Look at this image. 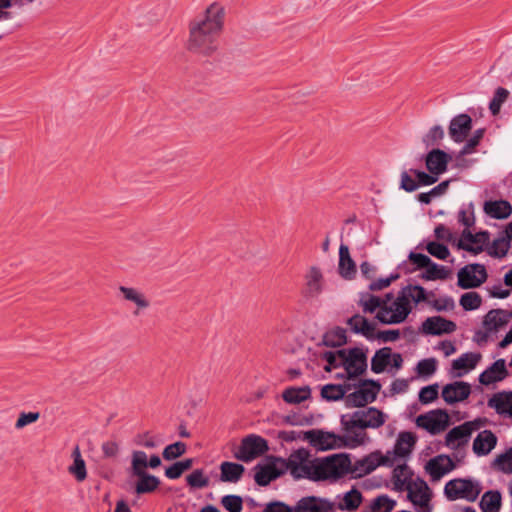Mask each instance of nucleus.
<instances>
[{
    "instance_id": "obj_53",
    "label": "nucleus",
    "mask_w": 512,
    "mask_h": 512,
    "mask_svg": "<svg viewBox=\"0 0 512 512\" xmlns=\"http://www.w3.org/2000/svg\"><path fill=\"white\" fill-rule=\"evenodd\" d=\"M373 454L374 463H370L366 472H372L379 466H393L394 456L392 455V451H388L386 455H382L380 452H375Z\"/></svg>"
},
{
    "instance_id": "obj_13",
    "label": "nucleus",
    "mask_w": 512,
    "mask_h": 512,
    "mask_svg": "<svg viewBox=\"0 0 512 512\" xmlns=\"http://www.w3.org/2000/svg\"><path fill=\"white\" fill-rule=\"evenodd\" d=\"M481 425V420L464 422L461 425L453 427L445 436V444L450 448H457L462 444H466L473 431L477 430Z\"/></svg>"
},
{
    "instance_id": "obj_61",
    "label": "nucleus",
    "mask_w": 512,
    "mask_h": 512,
    "mask_svg": "<svg viewBox=\"0 0 512 512\" xmlns=\"http://www.w3.org/2000/svg\"><path fill=\"white\" fill-rule=\"evenodd\" d=\"M439 386L437 383L421 388L419 391V401L422 404H429L438 398Z\"/></svg>"
},
{
    "instance_id": "obj_44",
    "label": "nucleus",
    "mask_w": 512,
    "mask_h": 512,
    "mask_svg": "<svg viewBox=\"0 0 512 512\" xmlns=\"http://www.w3.org/2000/svg\"><path fill=\"white\" fill-rule=\"evenodd\" d=\"M119 291L123 294L124 298L128 301L134 302L138 308H147L149 301L144 297L143 294L138 292L134 288L120 286Z\"/></svg>"
},
{
    "instance_id": "obj_27",
    "label": "nucleus",
    "mask_w": 512,
    "mask_h": 512,
    "mask_svg": "<svg viewBox=\"0 0 512 512\" xmlns=\"http://www.w3.org/2000/svg\"><path fill=\"white\" fill-rule=\"evenodd\" d=\"M484 212L493 219L504 220L511 216L512 205L507 200H488L485 201Z\"/></svg>"
},
{
    "instance_id": "obj_30",
    "label": "nucleus",
    "mask_w": 512,
    "mask_h": 512,
    "mask_svg": "<svg viewBox=\"0 0 512 512\" xmlns=\"http://www.w3.org/2000/svg\"><path fill=\"white\" fill-rule=\"evenodd\" d=\"M488 406L495 409V411L500 415L508 414L512 417V391H503L494 394L488 400Z\"/></svg>"
},
{
    "instance_id": "obj_35",
    "label": "nucleus",
    "mask_w": 512,
    "mask_h": 512,
    "mask_svg": "<svg viewBox=\"0 0 512 512\" xmlns=\"http://www.w3.org/2000/svg\"><path fill=\"white\" fill-rule=\"evenodd\" d=\"M351 384H326L321 389V397L326 401H339L347 396L346 393L351 389Z\"/></svg>"
},
{
    "instance_id": "obj_10",
    "label": "nucleus",
    "mask_w": 512,
    "mask_h": 512,
    "mask_svg": "<svg viewBox=\"0 0 512 512\" xmlns=\"http://www.w3.org/2000/svg\"><path fill=\"white\" fill-rule=\"evenodd\" d=\"M328 480L337 481L348 473H357L359 468L352 466L347 453L333 454L324 457Z\"/></svg>"
},
{
    "instance_id": "obj_31",
    "label": "nucleus",
    "mask_w": 512,
    "mask_h": 512,
    "mask_svg": "<svg viewBox=\"0 0 512 512\" xmlns=\"http://www.w3.org/2000/svg\"><path fill=\"white\" fill-rule=\"evenodd\" d=\"M480 359V353L466 352L452 361V369L459 371L456 373L457 377H462L464 373L474 369Z\"/></svg>"
},
{
    "instance_id": "obj_37",
    "label": "nucleus",
    "mask_w": 512,
    "mask_h": 512,
    "mask_svg": "<svg viewBox=\"0 0 512 512\" xmlns=\"http://www.w3.org/2000/svg\"><path fill=\"white\" fill-rule=\"evenodd\" d=\"M311 397V389L309 386L288 387L284 390L282 398L286 403L299 404Z\"/></svg>"
},
{
    "instance_id": "obj_4",
    "label": "nucleus",
    "mask_w": 512,
    "mask_h": 512,
    "mask_svg": "<svg viewBox=\"0 0 512 512\" xmlns=\"http://www.w3.org/2000/svg\"><path fill=\"white\" fill-rule=\"evenodd\" d=\"M254 471L256 484L266 487L287 472V464L285 458L268 455L265 457V462H260L254 467Z\"/></svg>"
},
{
    "instance_id": "obj_39",
    "label": "nucleus",
    "mask_w": 512,
    "mask_h": 512,
    "mask_svg": "<svg viewBox=\"0 0 512 512\" xmlns=\"http://www.w3.org/2000/svg\"><path fill=\"white\" fill-rule=\"evenodd\" d=\"M347 343L346 330L341 327H336L333 330L327 331L322 338V344L326 347H341Z\"/></svg>"
},
{
    "instance_id": "obj_20",
    "label": "nucleus",
    "mask_w": 512,
    "mask_h": 512,
    "mask_svg": "<svg viewBox=\"0 0 512 512\" xmlns=\"http://www.w3.org/2000/svg\"><path fill=\"white\" fill-rule=\"evenodd\" d=\"M334 504L318 496H305L299 499L293 507L294 512H331Z\"/></svg>"
},
{
    "instance_id": "obj_64",
    "label": "nucleus",
    "mask_w": 512,
    "mask_h": 512,
    "mask_svg": "<svg viewBox=\"0 0 512 512\" xmlns=\"http://www.w3.org/2000/svg\"><path fill=\"white\" fill-rule=\"evenodd\" d=\"M263 512H294L293 507L279 500L268 502Z\"/></svg>"
},
{
    "instance_id": "obj_60",
    "label": "nucleus",
    "mask_w": 512,
    "mask_h": 512,
    "mask_svg": "<svg viewBox=\"0 0 512 512\" xmlns=\"http://www.w3.org/2000/svg\"><path fill=\"white\" fill-rule=\"evenodd\" d=\"M68 472L78 482H83L87 478V469L84 459L73 461V463L68 467Z\"/></svg>"
},
{
    "instance_id": "obj_51",
    "label": "nucleus",
    "mask_w": 512,
    "mask_h": 512,
    "mask_svg": "<svg viewBox=\"0 0 512 512\" xmlns=\"http://www.w3.org/2000/svg\"><path fill=\"white\" fill-rule=\"evenodd\" d=\"M425 248L431 256L440 260H446L450 256L447 245L437 241L428 242Z\"/></svg>"
},
{
    "instance_id": "obj_3",
    "label": "nucleus",
    "mask_w": 512,
    "mask_h": 512,
    "mask_svg": "<svg viewBox=\"0 0 512 512\" xmlns=\"http://www.w3.org/2000/svg\"><path fill=\"white\" fill-rule=\"evenodd\" d=\"M413 475L412 470L407 464H401L393 470V483L396 491H408V499L415 505H419L422 508V512H431L432 508L429 504L430 494L427 483L422 478H417L413 483L411 477Z\"/></svg>"
},
{
    "instance_id": "obj_6",
    "label": "nucleus",
    "mask_w": 512,
    "mask_h": 512,
    "mask_svg": "<svg viewBox=\"0 0 512 512\" xmlns=\"http://www.w3.org/2000/svg\"><path fill=\"white\" fill-rule=\"evenodd\" d=\"M444 493L448 500L465 499L474 502L481 493L478 482L469 478H457L448 481L444 487Z\"/></svg>"
},
{
    "instance_id": "obj_24",
    "label": "nucleus",
    "mask_w": 512,
    "mask_h": 512,
    "mask_svg": "<svg viewBox=\"0 0 512 512\" xmlns=\"http://www.w3.org/2000/svg\"><path fill=\"white\" fill-rule=\"evenodd\" d=\"M509 375L506 368L505 359H498L493 362L485 371L479 375V382L482 385H490L492 383L502 381Z\"/></svg>"
},
{
    "instance_id": "obj_38",
    "label": "nucleus",
    "mask_w": 512,
    "mask_h": 512,
    "mask_svg": "<svg viewBox=\"0 0 512 512\" xmlns=\"http://www.w3.org/2000/svg\"><path fill=\"white\" fill-rule=\"evenodd\" d=\"M391 362V348L378 349L371 358V370L375 374L383 373Z\"/></svg>"
},
{
    "instance_id": "obj_9",
    "label": "nucleus",
    "mask_w": 512,
    "mask_h": 512,
    "mask_svg": "<svg viewBox=\"0 0 512 512\" xmlns=\"http://www.w3.org/2000/svg\"><path fill=\"white\" fill-rule=\"evenodd\" d=\"M343 435L334 432H326L320 429H312L303 433V440L319 451L331 450L336 447H345Z\"/></svg>"
},
{
    "instance_id": "obj_63",
    "label": "nucleus",
    "mask_w": 512,
    "mask_h": 512,
    "mask_svg": "<svg viewBox=\"0 0 512 512\" xmlns=\"http://www.w3.org/2000/svg\"><path fill=\"white\" fill-rule=\"evenodd\" d=\"M410 171H403L400 176V189L406 192H414L418 189L417 178H412Z\"/></svg>"
},
{
    "instance_id": "obj_29",
    "label": "nucleus",
    "mask_w": 512,
    "mask_h": 512,
    "mask_svg": "<svg viewBox=\"0 0 512 512\" xmlns=\"http://www.w3.org/2000/svg\"><path fill=\"white\" fill-rule=\"evenodd\" d=\"M162 465V460L159 455L152 454L149 458L146 452L142 450H134L131 454V466L139 468L144 471L147 468L156 469Z\"/></svg>"
},
{
    "instance_id": "obj_18",
    "label": "nucleus",
    "mask_w": 512,
    "mask_h": 512,
    "mask_svg": "<svg viewBox=\"0 0 512 512\" xmlns=\"http://www.w3.org/2000/svg\"><path fill=\"white\" fill-rule=\"evenodd\" d=\"M456 464L449 455L440 454L431 458L425 465L426 472L433 481L441 479L445 474L451 472Z\"/></svg>"
},
{
    "instance_id": "obj_43",
    "label": "nucleus",
    "mask_w": 512,
    "mask_h": 512,
    "mask_svg": "<svg viewBox=\"0 0 512 512\" xmlns=\"http://www.w3.org/2000/svg\"><path fill=\"white\" fill-rule=\"evenodd\" d=\"M407 295L417 305L421 302H429L428 297H434V292H427L426 289L421 285H408L405 287Z\"/></svg>"
},
{
    "instance_id": "obj_59",
    "label": "nucleus",
    "mask_w": 512,
    "mask_h": 512,
    "mask_svg": "<svg viewBox=\"0 0 512 512\" xmlns=\"http://www.w3.org/2000/svg\"><path fill=\"white\" fill-rule=\"evenodd\" d=\"M485 133L484 128H480L474 131L473 136L465 143L460 150V156H464L473 152L476 146L479 145Z\"/></svg>"
},
{
    "instance_id": "obj_34",
    "label": "nucleus",
    "mask_w": 512,
    "mask_h": 512,
    "mask_svg": "<svg viewBox=\"0 0 512 512\" xmlns=\"http://www.w3.org/2000/svg\"><path fill=\"white\" fill-rule=\"evenodd\" d=\"M508 323L507 318L505 317V310L491 309L484 316L483 326L487 332L497 331L500 327L505 326Z\"/></svg>"
},
{
    "instance_id": "obj_15",
    "label": "nucleus",
    "mask_w": 512,
    "mask_h": 512,
    "mask_svg": "<svg viewBox=\"0 0 512 512\" xmlns=\"http://www.w3.org/2000/svg\"><path fill=\"white\" fill-rule=\"evenodd\" d=\"M393 312L389 316L388 320L382 319L379 316V322L381 324L390 325V324H400L403 323L412 312V306L410 304L409 295H407L406 288H403L395 301L392 304Z\"/></svg>"
},
{
    "instance_id": "obj_32",
    "label": "nucleus",
    "mask_w": 512,
    "mask_h": 512,
    "mask_svg": "<svg viewBox=\"0 0 512 512\" xmlns=\"http://www.w3.org/2000/svg\"><path fill=\"white\" fill-rule=\"evenodd\" d=\"M245 472V467L240 463L224 461L220 465V480L222 482L236 483Z\"/></svg>"
},
{
    "instance_id": "obj_41",
    "label": "nucleus",
    "mask_w": 512,
    "mask_h": 512,
    "mask_svg": "<svg viewBox=\"0 0 512 512\" xmlns=\"http://www.w3.org/2000/svg\"><path fill=\"white\" fill-rule=\"evenodd\" d=\"M362 500V493L358 489L353 487L351 490L344 494L343 501L338 503V509L355 511L361 505Z\"/></svg>"
},
{
    "instance_id": "obj_36",
    "label": "nucleus",
    "mask_w": 512,
    "mask_h": 512,
    "mask_svg": "<svg viewBox=\"0 0 512 512\" xmlns=\"http://www.w3.org/2000/svg\"><path fill=\"white\" fill-rule=\"evenodd\" d=\"M502 505V496L498 490L486 491L479 503L482 512H499Z\"/></svg>"
},
{
    "instance_id": "obj_19",
    "label": "nucleus",
    "mask_w": 512,
    "mask_h": 512,
    "mask_svg": "<svg viewBox=\"0 0 512 512\" xmlns=\"http://www.w3.org/2000/svg\"><path fill=\"white\" fill-rule=\"evenodd\" d=\"M472 129V118L466 113L453 117L450 121L448 132L451 139L456 143H462Z\"/></svg>"
},
{
    "instance_id": "obj_33",
    "label": "nucleus",
    "mask_w": 512,
    "mask_h": 512,
    "mask_svg": "<svg viewBox=\"0 0 512 512\" xmlns=\"http://www.w3.org/2000/svg\"><path fill=\"white\" fill-rule=\"evenodd\" d=\"M322 272L319 268L313 266L310 268L308 274L306 275V287H305V297H316L322 291Z\"/></svg>"
},
{
    "instance_id": "obj_42",
    "label": "nucleus",
    "mask_w": 512,
    "mask_h": 512,
    "mask_svg": "<svg viewBox=\"0 0 512 512\" xmlns=\"http://www.w3.org/2000/svg\"><path fill=\"white\" fill-rule=\"evenodd\" d=\"M287 471H290L291 476L295 480H300L303 478L309 479L311 477V468L310 462L308 463H298L293 461H286Z\"/></svg>"
},
{
    "instance_id": "obj_14",
    "label": "nucleus",
    "mask_w": 512,
    "mask_h": 512,
    "mask_svg": "<svg viewBox=\"0 0 512 512\" xmlns=\"http://www.w3.org/2000/svg\"><path fill=\"white\" fill-rule=\"evenodd\" d=\"M342 367L345 369L348 380L362 376L367 371V350L358 347L350 348V356L342 362Z\"/></svg>"
},
{
    "instance_id": "obj_2",
    "label": "nucleus",
    "mask_w": 512,
    "mask_h": 512,
    "mask_svg": "<svg viewBox=\"0 0 512 512\" xmlns=\"http://www.w3.org/2000/svg\"><path fill=\"white\" fill-rule=\"evenodd\" d=\"M385 414L376 407H368L364 410H357L351 414H343L340 417V424L343 432L344 446L356 448L366 444L369 437L367 428L377 429L385 424Z\"/></svg>"
},
{
    "instance_id": "obj_55",
    "label": "nucleus",
    "mask_w": 512,
    "mask_h": 512,
    "mask_svg": "<svg viewBox=\"0 0 512 512\" xmlns=\"http://www.w3.org/2000/svg\"><path fill=\"white\" fill-rule=\"evenodd\" d=\"M436 369L437 360L435 358H426L420 360L416 366L417 374L425 378L432 376L436 372Z\"/></svg>"
},
{
    "instance_id": "obj_26",
    "label": "nucleus",
    "mask_w": 512,
    "mask_h": 512,
    "mask_svg": "<svg viewBox=\"0 0 512 512\" xmlns=\"http://www.w3.org/2000/svg\"><path fill=\"white\" fill-rule=\"evenodd\" d=\"M497 445V437L491 430H483L478 433L473 441V452L477 456L489 454Z\"/></svg>"
},
{
    "instance_id": "obj_52",
    "label": "nucleus",
    "mask_w": 512,
    "mask_h": 512,
    "mask_svg": "<svg viewBox=\"0 0 512 512\" xmlns=\"http://www.w3.org/2000/svg\"><path fill=\"white\" fill-rule=\"evenodd\" d=\"M509 91L503 87H498L494 93L492 100L489 103V109L492 115H497L500 112L501 105L507 100Z\"/></svg>"
},
{
    "instance_id": "obj_28",
    "label": "nucleus",
    "mask_w": 512,
    "mask_h": 512,
    "mask_svg": "<svg viewBox=\"0 0 512 512\" xmlns=\"http://www.w3.org/2000/svg\"><path fill=\"white\" fill-rule=\"evenodd\" d=\"M417 438L414 433L409 431L400 432L395 442L392 455L394 458H406L412 452Z\"/></svg>"
},
{
    "instance_id": "obj_40",
    "label": "nucleus",
    "mask_w": 512,
    "mask_h": 512,
    "mask_svg": "<svg viewBox=\"0 0 512 512\" xmlns=\"http://www.w3.org/2000/svg\"><path fill=\"white\" fill-rule=\"evenodd\" d=\"M450 273V269L431 260V263L428 265L426 270L421 273L420 278L426 281L445 280L448 278Z\"/></svg>"
},
{
    "instance_id": "obj_62",
    "label": "nucleus",
    "mask_w": 512,
    "mask_h": 512,
    "mask_svg": "<svg viewBox=\"0 0 512 512\" xmlns=\"http://www.w3.org/2000/svg\"><path fill=\"white\" fill-rule=\"evenodd\" d=\"M410 172L414 174L417 178L418 188L420 186H430L438 181V175H433L430 172L426 173L425 171L418 169H410Z\"/></svg>"
},
{
    "instance_id": "obj_1",
    "label": "nucleus",
    "mask_w": 512,
    "mask_h": 512,
    "mask_svg": "<svg viewBox=\"0 0 512 512\" xmlns=\"http://www.w3.org/2000/svg\"><path fill=\"white\" fill-rule=\"evenodd\" d=\"M225 8L214 2L202 16L189 24L188 50L204 56L214 54L219 46V37L224 27Z\"/></svg>"
},
{
    "instance_id": "obj_7",
    "label": "nucleus",
    "mask_w": 512,
    "mask_h": 512,
    "mask_svg": "<svg viewBox=\"0 0 512 512\" xmlns=\"http://www.w3.org/2000/svg\"><path fill=\"white\" fill-rule=\"evenodd\" d=\"M269 450L268 441L262 436L249 434L242 438L239 449L234 457L245 463L264 455Z\"/></svg>"
},
{
    "instance_id": "obj_17",
    "label": "nucleus",
    "mask_w": 512,
    "mask_h": 512,
    "mask_svg": "<svg viewBox=\"0 0 512 512\" xmlns=\"http://www.w3.org/2000/svg\"><path fill=\"white\" fill-rule=\"evenodd\" d=\"M426 169L433 175H441L448 169L452 156L439 148H433L425 156Z\"/></svg>"
},
{
    "instance_id": "obj_50",
    "label": "nucleus",
    "mask_w": 512,
    "mask_h": 512,
    "mask_svg": "<svg viewBox=\"0 0 512 512\" xmlns=\"http://www.w3.org/2000/svg\"><path fill=\"white\" fill-rule=\"evenodd\" d=\"M359 305L362 306L364 313L372 314L380 307V297L370 293H362Z\"/></svg>"
},
{
    "instance_id": "obj_46",
    "label": "nucleus",
    "mask_w": 512,
    "mask_h": 512,
    "mask_svg": "<svg viewBox=\"0 0 512 512\" xmlns=\"http://www.w3.org/2000/svg\"><path fill=\"white\" fill-rule=\"evenodd\" d=\"M310 468H311V477H310L311 481L319 482V481L328 480L324 457L323 458H315V459L311 460Z\"/></svg>"
},
{
    "instance_id": "obj_5",
    "label": "nucleus",
    "mask_w": 512,
    "mask_h": 512,
    "mask_svg": "<svg viewBox=\"0 0 512 512\" xmlns=\"http://www.w3.org/2000/svg\"><path fill=\"white\" fill-rule=\"evenodd\" d=\"M381 390V384L378 380L362 379L358 384V389L345 397V406L347 408H362L376 400Z\"/></svg>"
},
{
    "instance_id": "obj_21",
    "label": "nucleus",
    "mask_w": 512,
    "mask_h": 512,
    "mask_svg": "<svg viewBox=\"0 0 512 512\" xmlns=\"http://www.w3.org/2000/svg\"><path fill=\"white\" fill-rule=\"evenodd\" d=\"M131 475L137 477L135 483V493L138 495L154 492L160 485V479L139 468L130 467Z\"/></svg>"
},
{
    "instance_id": "obj_48",
    "label": "nucleus",
    "mask_w": 512,
    "mask_h": 512,
    "mask_svg": "<svg viewBox=\"0 0 512 512\" xmlns=\"http://www.w3.org/2000/svg\"><path fill=\"white\" fill-rule=\"evenodd\" d=\"M497 470L511 474L512 473V447H510L506 452L500 454L495 458L492 464Z\"/></svg>"
},
{
    "instance_id": "obj_45",
    "label": "nucleus",
    "mask_w": 512,
    "mask_h": 512,
    "mask_svg": "<svg viewBox=\"0 0 512 512\" xmlns=\"http://www.w3.org/2000/svg\"><path fill=\"white\" fill-rule=\"evenodd\" d=\"M396 506V501L391 499L388 495L382 494L374 498L370 504L371 511L369 512H379L383 509V512H391ZM368 512V511H364Z\"/></svg>"
},
{
    "instance_id": "obj_54",
    "label": "nucleus",
    "mask_w": 512,
    "mask_h": 512,
    "mask_svg": "<svg viewBox=\"0 0 512 512\" xmlns=\"http://www.w3.org/2000/svg\"><path fill=\"white\" fill-rule=\"evenodd\" d=\"M221 504L228 512H242L243 510V499L239 495H225L221 498Z\"/></svg>"
},
{
    "instance_id": "obj_12",
    "label": "nucleus",
    "mask_w": 512,
    "mask_h": 512,
    "mask_svg": "<svg viewBox=\"0 0 512 512\" xmlns=\"http://www.w3.org/2000/svg\"><path fill=\"white\" fill-rule=\"evenodd\" d=\"M489 241L490 233L487 230L473 234L469 229H464L457 248L478 255L484 251V246H487Z\"/></svg>"
},
{
    "instance_id": "obj_11",
    "label": "nucleus",
    "mask_w": 512,
    "mask_h": 512,
    "mask_svg": "<svg viewBox=\"0 0 512 512\" xmlns=\"http://www.w3.org/2000/svg\"><path fill=\"white\" fill-rule=\"evenodd\" d=\"M450 424V418L446 410L435 409L427 413L420 414L416 418V425L425 429L431 435H437Z\"/></svg>"
},
{
    "instance_id": "obj_56",
    "label": "nucleus",
    "mask_w": 512,
    "mask_h": 512,
    "mask_svg": "<svg viewBox=\"0 0 512 512\" xmlns=\"http://www.w3.org/2000/svg\"><path fill=\"white\" fill-rule=\"evenodd\" d=\"M186 482L191 488H204L209 485V478L203 469H196L186 477Z\"/></svg>"
},
{
    "instance_id": "obj_23",
    "label": "nucleus",
    "mask_w": 512,
    "mask_h": 512,
    "mask_svg": "<svg viewBox=\"0 0 512 512\" xmlns=\"http://www.w3.org/2000/svg\"><path fill=\"white\" fill-rule=\"evenodd\" d=\"M346 324L352 333L364 336L367 340H374L376 324L369 321L365 316L356 313L347 319Z\"/></svg>"
},
{
    "instance_id": "obj_49",
    "label": "nucleus",
    "mask_w": 512,
    "mask_h": 512,
    "mask_svg": "<svg viewBox=\"0 0 512 512\" xmlns=\"http://www.w3.org/2000/svg\"><path fill=\"white\" fill-rule=\"evenodd\" d=\"M186 449L187 446L184 442L177 441L164 448L162 457L167 461L175 460L185 454Z\"/></svg>"
},
{
    "instance_id": "obj_25",
    "label": "nucleus",
    "mask_w": 512,
    "mask_h": 512,
    "mask_svg": "<svg viewBox=\"0 0 512 512\" xmlns=\"http://www.w3.org/2000/svg\"><path fill=\"white\" fill-rule=\"evenodd\" d=\"M338 273L345 280H352L357 273L355 261L350 256L349 247L341 243L339 247Z\"/></svg>"
},
{
    "instance_id": "obj_16",
    "label": "nucleus",
    "mask_w": 512,
    "mask_h": 512,
    "mask_svg": "<svg viewBox=\"0 0 512 512\" xmlns=\"http://www.w3.org/2000/svg\"><path fill=\"white\" fill-rule=\"evenodd\" d=\"M457 325L454 321L442 316H432L422 322L419 332L424 335L441 336L455 332Z\"/></svg>"
},
{
    "instance_id": "obj_58",
    "label": "nucleus",
    "mask_w": 512,
    "mask_h": 512,
    "mask_svg": "<svg viewBox=\"0 0 512 512\" xmlns=\"http://www.w3.org/2000/svg\"><path fill=\"white\" fill-rule=\"evenodd\" d=\"M503 233V236L495 239V244H497L498 242H504V247H501V251H499L500 253L498 254L495 251L493 253L499 256V258L505 257L511 247L510 243L512 241V222L506 225V228Z\"/></svg>"
},
{
    "instance_id": "obj_57",
    "label": "nucleus",
    "mask_w": 512,
    "mask_h": 512,
    "mask_svg": "<svg viewBox=\"0 0 512 512\" xmlns=\"http://www.w3.org/2000/svg\"><path fill=\"white\" fill-rule=\"evenodd\" d=\"M444 130L440 125H435L424 135L422 141L426 147L439 145L444 138Z\"/></svg>"
},
{
    "instance_id": "obj_47",
    "label": "nucleus",
    "mask_w": 512,
    "mask_h": 512,
    "mask_svg": "<svg viewBox=\"0 0 512 512\" xmlns=\"http://www.w3.org/2000/svg\"><path fill=\"white\" fill-rule=\"evenodd\" d=\"M459 303L465 311H473L481 306L482 298L477 292H467L461 295Z\"/></svg>"
},
{
    "instance_id": "obj_22",
    "label": "nucleus",
    "mask_w": 512,
    "mask_h": 512,
    "mask_svg": "<svg viewBox=\"0 0 512 512\" xmlns=\"http://www.w3.org/2000/svg\"><path fill=\"white\" fill-rule=\"evenodd\" d=\"M471 394V386L464 381L446 384L442 389V398L447 404H454L466 400Z\"/></svg>"
},
{
    "instance_id": "obj_8",
    "label": "nucleus",
    "mask_w": 512,
    "mask_h": 512,
    "mask_svg": "<svg viewBox=\"0 0 512 512\" xmlns=\"http://www.w3.org/2000/svg\"><path fill=\"white\" fill-rule=\"evenodd\" d=\"M457 277V285L461 289H474L486 282L488 274L485 265L471 263L459 269Z\"/></svg>"
}]
</instances>
